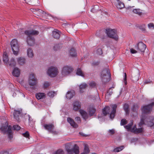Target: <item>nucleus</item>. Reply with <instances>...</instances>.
<instances>
[{
    "instance_id": "obj_1",
    "label": "nucleus",
    "mask_w": 154,
    "mask_h": 154,
    "mask_svg": "<svg viewBox=\"0 0 154 154\" xmlns=\"http://www.w3.org/2000/svg\"><path fill=\"white\" fill-rule=\"evenodd\" d=\"M26 35L28 36L27 42L28 45L30 46L33 45L35 43V39L34 37H31L32 35H37L39 34V32L34 30H29L25 32Z\"/></svg>"
},
{
    "instance_id": "obj_2",
    "label": "nucleus",
    "mask_w": 154,
    "mask_h": 154,
    "mask_svg": "<svg viewBox=\"0 0 154 154\" xmlns=\"http://www.w3.org/2000/svg\"><path fill=\"white\" fill-rule=\"evenodd\" d=\"M46 72L47 75L50 77H55L57 75L58 73L57 66H52L48 67Z\"/></svg>"
},
{
    "instance_id": "obj_3",
    "label": "nucleus",
    "mask_w": 154,
    "mask_h": 154,
    "mask_svg": "<svg viewBox=\"0 0 154 154\" xmlns=\"http://www.w3.org/2000/svg\"><path fill=\"white\" fill-rule=\"evenodd\" d=\"M101 77L103 82H106L109 81L111 74L109 70L107 69L103 70L101 73Z\"/></svg>"
},
{
    "instance_id": "obj_4",
    "label": "nucleus",
    "mask_w": 154,
    "mask_h": 154,
    "mask_svg": "<svg viewBox=\"0 0 154 154\" xmlns=\"http://www.w3.org/2000/svg\"><path fill=\"white\" fill-rule=\"evenodd\" d=\"M73 69L72 67L69 66H65L62 68L61 72V78H63L66 76L67 75L72 72Z\"/></svg>"
},
{
    "instance_id": "obj_5",
    "label": "nucleus",
    "mask_w": 154,
    "mask_h": 154,
    "mask_svg": "<svg viewBox=\"0 0 154 154\" xmlns=\"http://www.w3.org/2000/svg\"><path fill=\"white\" fill-rule=\"evenodd\" d=\"M11 46L13 54L15 56L18 55L19 53L18 43L17 40L14 39L11 42Z\"/></svg>"
},
{
    "instance_id": "obj_6",
    "label": "nucleus",
    "mask_w": 154,
    "mask_h": 154,
    "mask_svg": "<svg viewBox=\"0 0 154 154\" xmlns=\"http://www.w3.org/2000/svg\"><path fill=\"white\" fill-rule=\"evenodd\" d=\"M106 33L108 36L110 38L117 40L118 39L116 30L115 29H109L106 30Z\"/></svg>"
},
{
    "instance_id": "obj_7",
    "label": "nucleus",
    "mask_w": 154,
    "mask_h": 154,
    "mask_svg": "<svg viewBox=\"0 0 154 154\" xmlns=\"http://www.w3.org/2000/svg\"><path fill=\"white\" fill-rule=\"evenodd\" d=\"M28 83L31 86L35 85L37 83V79L35 75L33 73L30 74L28 78Z\"/></svg>"
},
{
    "instance_id": "obj_8",
    "label": "nucleus",
    "mask_w": 154,
    "mask_h": 154,
    "mask_svg": "<svg viewBox=\"0 0 154 154\" xmlns=\"http://www.w3.org/2000/svg\"><path fill=\"white\" fill-rule=\"evenodd\" d=\"M154 105V103L153 102L147 105L143 106L141 108L142 112L143 114L149 113L152 110V106Z\"/></svg>"
},
{
    "instance_id": "obj_9",
    "label": "nucleus",
    "mask_w": 154,
    "mask_h": 154,
    "mask_svg": "<svg viewBox=\"0 0 154 154\" xmlns=\"http://www.w3.org/2000/svg\"><path fill=\"white\" fill-rule=\"evenodd\" d=\"M146 48V45L142 42H139L135 46V48L139 52H144Z\"/></svg>"
},
{
    "instance_id": "obj_10",
    "label": "nucleus",
    "mask_w": 154,
    "mask_h": 154,
    "mask_svg": "<svg viewBox=\"0 0 154 154\" xmlns=\"http://www.w3.org/2000/svg\"><path fill=\"white\" fill-rule=\"evenodd\" d=\"M88 111L90 117L96 116L95 114L96 109L93 105H91L89 106Z\"/></svg>"
},
{
    "instance_id": "obj_11",
    "label": "nucleus",
    "mask_w": 154,
    "mask_h": 154,
    "mask_svg": "<svg viewBox=\"0 0 154 154\" xmlns=\"http://www.w3.org/2000/svg\"><path fill=\"white\" fill-rule=\"evenodd\" d=\"M43 127L45 129L48 130L51 133L54 134H56V132L54 130V126L53 124H45L43 125Z\"/></svg>"
},
{
    "instance_id": "obj_12",
    "label": "nucleus",
    "mask_w": 154,
    "mask_h": 154,
    "mask_svg": "<svg viewBox=\"0 0 154 154\" xmlns=\"http://www.w3.org/2000/svg\"><path fill=\"white\" fill-rule=\"evenodd\" d=\"M17 64L20 66L24 65L26 62V60L24 57H20L16 58Z\"/></svg>"
},
{
    "instance_id": "obj_13",
    "label": "nucleus",
    "mask_w": 154,
    "mask_h": 154,
    "mask_svg": "<svg viewBox=\"0 0 154 154\" xmlns=\"http://www.w3.org/2000/svg\"><path fill=\"white\" fill-rule=\"evenodd\" d=\"M20 70L19 68L15 67L13 70L12 75L15 77H18L20 75Z\"/></svg>"
},
{
    "instance_id": "obj_14",
    "label": "nucleus",
    "mask_w": 154,
    "mask_h": 154,
    "mask_svg": "<svg viewBox=\"0 0 154 154\" xmlns=\"http://www.w3.org/2000/svg\"><path fill=\"white\" fill-rule=\"evenodd\" d=\"M73 109L75 111H78L81 108V105L79 102L76 101L72 104Z\"/></svg>"
},
{
    "instance_id": "obj_15",
    "label": "nucleus",
    "mask_w": 154,
    "mask_h": 154,
    "mask_svg": "<svg viewBox=\"0 0 154 154\" xmlns=\"http://www.w3.org/2000/svg\"><path fill=\"white\" fill-rule=\"evenodd\" d=\"M140 74V72L138 71H137L132 76V80L134 82H137L139 79V76Z\"/></svg>"
},
{
    "instance_id": "obj_16",
    "label": "nucleus",
    "mask_w": 154,
    "mask_h": 154,
    "mask_svg": "<svg viewBox=\"0 0 154 154\" xmlns=\"http://www.w3.org/2000/svg\"><path fill=\"white\" fill-rule=\"evenodd\" d=\"M112 111L110 115V117L111 119H113L115 116L117 106L116 104L112 105Z\"/></svg>"
},
{
    "instance_id": "obj_17",
    "label": "nucleus",
    "mask_w": 154,
    "mask_h": 154,
    "mask_svg": "<svg viewBox=\"0 0 154 154\" xmlns=\"http://www.w3.org/2000/svg\"><path fill=\"white\" fill-rule=\"evenodd\" d=\"M8 63L10 66H14L17 64V60L15 59L14 58L12 57L10 59Z\"/></svg>"
},
{
    "instance_id": "obj_18",
    "label": "nucleus",
    "mask_w": 154,
    "mask_h": 154,
    "mask_svg": "<svg viewBox=\"0 0 154 154\" xmlns=\"http://www.w3.org/2000/svg\"><path fill=\"white\" fill-rule=\"evenodd\" d=\"M79 112L83 119L85 120H86L88 118L89 116L85 111L81 109L79 110Z\"/></svg>"
},
{
    "instance_id": "obj_19",
    "label": "nucleus",
    "mask_w": 154,
    "mask_h": 154,
    "mask_svg": "<svg viewBox=\"0 0 154 154\" xmlns=\"http://www.w3.org/2000/svg\"><path fill=\"white\" fill-rule=\"evenodd\" d=\"M68 122L70 124L72 127L75 128L78 127V125L76 123L74 120L70 118H68L67 119Z\"/></svg>"
},
{
    "instance_id": "obj_20",
    "label": "nucleus",
    "mask_w": 154,
    "mask_h": 154,
    "mask_svg": "<svg viewBox=\"0 0 154 154\" xmlns=\"http://www.w3.org/2000/svg\"><path fill=\"white\" fill-rule=\"evenodd\" d=\"M46 95L44 93H38L35 94V97L38 100L43 99L45 97Z\"/></svg>"
},
{
    "instance_id": "obj_21",
    "label": "nucleus",
    "mask_w": 154,
    "mask_h": 154,
    "mask_svg": "<svg viewBox=\"0 0 154 154\" xmlns=\"http://www.w3.org/2000/svg\"><path fill=\"white\" fill-rule=\"evenodd\" d=\"M21 111L14 110L13 113L14 117L15 119L17 121H19L20 119L19 118V115H20Z\"/></svg>"
},
{
    "instance_id": "obj_22",
    "label": "nucleus",
    "mask_w": 154,
    "mask_h": 154,
    "mask_svg": "<svg viewBox=\"0 0 154 154\" xmlns=\"http://www.w3.org/2000/svg\"><path fill=\"white\" fill-rule=\"evenodd\" d=\"M69 54L72 57H75L77 55V53L76 50L73 48H71L69 50Z\"/></svg>"
},
{
    "instance_id": "obj_23",
    "label": "nucleus",
    "mask_w": 154,
    "mask_h": 154,
    "mask_svg": "<svg viewBox=\"0 0 154 154\" xmlns=\"http://www.w3.org/2000/svg\"><path fill=\"white\" fill-rule=\"evenodd\" d=\"M87 87V85L85 83H83L81 84L79 86L80 92V93L84 92Z\"/></svg>"
},
{
    "instance_id": "obj_24",
    "label": "nucleus",
    "mask_w": 154,
    "mask_h": 154,
    "mask_svg": "<svg viewBox=\"0 0 154 154\" xmlns=\"http://www.w3.org/2000/svg\"><path fill=\"white\" fill-rule=\"evenodd\" d=\"M116 6L119 9H122L125 7L124 3L119 0H116Z\"/></svg>"
},
{
    "instance_id": "obj_25",
    "label": "nucleus",
    "mask_w": 154,
    "mask_h": 154,
    "mask_svg": "<svg viewBox=\"0 0 154 154\" xmlns=\"http://www.w3.org/2000/svg\"><path fill=\"white\" fill-rule=\"evenodd\" d=\"M75 94L74 91L73 90H71L68 91L66 93V97L68 99H70L72 98Z\"/></svg>"
},
{
    "instance_id": "obj_26",
    "label": "nucleus",
    "mask_w": 154,
    "mask_h": 154,
    "mask_svg": "<svg viewBox=\"0 0 154 154\" xmlns=\"http://www.w3.org/2000/svg\"><path fill=\"white\" fill-rule=\"evenodd\" d=\"M33 12H35V14H37L38 15H42V16H44L45 14L43 11L40 9L33 10Z\"/></svg>"
},
{
    "instance_id": "obj_27",
    "label": "nucleus",
    "mask_w": 154,
    "mask_h": 154,
    "mask_svg": "<svg viewBox=\"0 0 154 154\" xmlns=\"http://www.w3.org/2000/svg\"><path fill=\"white\" fill-rule=\"evenodd\" d=\"M76 74L82 77H85V75L84 72L82 71L80 68H78L77 69Z\"/></svg>"
},
{
    "instance_id": "obj_28",
    "label": "nucleus",
    "mask_w": 154,
    "mask_h": 154,
    "mask_svg": "<svg viewBox=\"0 0 154 154\" xmlns=\"http://www.w3.org/2000/svg\"><path fill=\"white\" fill-rule=\"evenodd\" d=\"M7 133L8 137L11 139L13 138V134L11 130V127L10 126H8Z\"/></svg>"
},
{
    "instance_id": "obj_29",
    "label": "nucleus",
    "mask_w": 154,
    "mask_h": 154,
    "mask_svg": "<svg viewBox=\"0 0 154 154\" xmlns=\"http://www.w3.org/2000/svg\"><path fill=\"white\" fill-rule=\"evenodd\" d=\"M110 108L109 106H106L103 109L102 112L103 115L105 116H106L107 114H108L109 112Z\"/></svg>"
},
{
    "instance_id": "obj_30",
    "label": "nucleus",
    "mask_w": 154,
    "mask_h": 154,
    "mask_svg": "<svg viewBox=\"0 0 154 154\" xmlns=\"http://www.w3.org/2000/svg\"><path fill=\"white\" fill-rule=\"evenodd\" d=\"M27 54L29 58H32L34 56L32 50L31 48H28L27 50Z\"/></svg>"
},
{
    "instance_id": "obj_31",
    "label": "nucleus",
    "mask_w": 154,
    "mask_h": 154,
    "mask_svg": "<svg viewBox=\"0 0 154 154\" xmlns=\"http://www.w3.org/2000/svg\"><path fill=\"white\" fill-rule=\"evenodd\" d=\"M3 61L6 64L8 63V57L6 52H5L3 54Z\"/></svg>"
},
{
    "instance_id": "obj_32",
    "label": "nucleus",
    "mask_w": 154,
    "mask_h": 154,
    "mask_svg": "<svg viewBox=\"0 0 154 154\" xmlns=\"http://www.w3.org/2000/svg\"><path fill=\"white\" fill-rule=\"evenodd\" d=\"M90 152V150L89 149L88 146L87 144H85L84 146V152H85V153L88 154Z\"/></svg>"
},
{
    "instance_id": "obj_33",
    "label": "nucleus",
    "mask_w": 154,
    "mask_h": 154,
    "mask_svg": "<svg viewBox=\"0 0 154 154\" xmlns=\"http://www.w3.org/2000/svg\"><path fill=\"white\" fill-rule=\"evenodd\" d=\"M124 148V146H119L114 149L113 151L115 152H119L122 150Z\"/></svg>"
},
{
    "instance_id": "obj_34",
    "label": "nucleus",
    "mask_w": 154,
    "mask_h": 154,
    "mask_svg": "<svg viewBox=\"0 0 154 154\" xmlns=\"http://www.w3.org/2000/svg\"><path fill=\"white\" fill-rule=\"evenodd\" d=\"M26 3L29 4L33 5L35 4V2H37L38 0H25Z\"/></svg>"
},
{
    "instance_id": "obj_35",
    "label": "nucleus",
    "mask_w": 154,
    "mask_h": 154,
    "mask_svg": "<svg viewBox=\"0 0 154 154\" xmlns=\"http://www.w3.org/2000/svg\"><path fill=\"white\" fill-rule=\"evenodd\" d=\"M133 124V121L132 120L131 121V122L130 124H128L127 125H125L124 126L125 128L127 129L128 131L130 130L131 127Z\"/></svg>"
},
{
    "instance_id": "obj_36",
    "label": "nucleus",
    "mask_w": 154,
    "mask_h": 154,
    "mask_svg": "<svg viewBox=\"0 0 154 154\" xmlns=\"http://www.w3.org/2000/svg\"><path fill=\"white\" fill-rule=\"evenodd\" d=\"M123 108L124 110L126 112V113L127 114H128V113L129 108V105L125 103L124 104Z\"/></svg>"
},
{
    "instance_id": "obj_37",
    "label": "nucleus",
    "mask_w": 154,
    "mask_h": 154,
    "mask_svg": "<svg viewBox=\"0 0 154 154\" xmlns=\"http://www.w3.org/2000/svg\"><path fill=\"white\" fill-rule=\"evenodd\" d=\"M73 152L75 153V154H78L79 152L78 147L76 146V145H75L73 149Z\"/></svg>"
},
{
    "instance_id": "obj_38",
    "label": "nucleus",
    "mask_w": 154,
    "mask_h": 154,
    "mask_svg": "<svg viewBox=\"0 0 154 154\" xmlns=\"http://www.w3.org/2000/svg\"><path fill=\"white\" fill-rule=\"evenodd\" d=\"M133 12L137 14L140 15L141 14L142 12L140 9H134L133 10Z\"/></svg>"
},
{
    "instance_id": "obj_39",
    "label": "nucleus",
    "mask_w": 154,
    "mask_h": 154,
    "mask_svg": "<svg viewBox=\"0 0 154 154\" xmlns=\"http://www.w3.org/2000/svg\"><path fill=\"white\" fill-rule=\"evenodd\" d=\"M52 35L55 38H57L58 36V31L57 30L54 31L52 32Z\"/></svg>"
},
{
    "instance_id": "obj_40",
    "label": "nucleus",
    "mask_w": 154,
    "mask_h": 154,
    "mask_svg": "<svg viewBox=\"0 0 154 154\" xmlns=\"http://www.w3.org/2000/svg\"><path fill=\"white\" fill-rule=\"evenodd\" d=\"M50 85V83L48 82H45L43 85V87L44 88H47Z\"/></svg>"
},
{
    "instance_id": "obj_41",
    "label": "nucleus",
    "mask_w": 154,
    "mask_h": 154,
    "mask_svg": "<svg viewBox=\"0 0 154 154\" xmlns=\"http://www.w3.org/2000/svg\"><path fill=\"white\" fill-rule=\"evenodd\" d=\"M139 28L140 29H141L143 31L145 30L146 26L145 24H142L139 26Z\"/></svg>"
},
{
    "instance_id": "obj_42",
    "label": "nucleus",
    "mask_w": 154,
    "mask_h": 154,
    "mask_svg": "<svg viewBox=\"0 0 154 154\" xmlns=\"http://www.w3.org/2000/svg\"><path fill=\"white\" fill-rule=\"evenodd\" d=\"M128 122L125 119H123L121 120V125H123L127 123Z\"/></svg>"
},
{
    "instance_id": "obj_43",
    "label": "nucleus",
    "mask_w": 154,
    "mask_h": 154,
    "mask_svg": "<svg viewBox=\"0 0 154 154\" xmlns=\"http://www.w3.org/2000/svg\"><path fill=\"white\" fill-rule=\"evenodd\" d=\"M148 27L149 29H154V24L153 23H150L148 24Z\"/></svg>"
},
{
    "instance_id": "obj_44",
    "label": "nucleus",
    "mask_w": 154,
    "mask_h": 154,
    "mask_svg": "<svg viewBox=\"0 0 154 154\" xmlns=\"http://www.w3.org/2000/svg\"><path fill=\"white\" fill-rule=\"evenodd\" d=\"M55 94V93L54 91H50L48 93V95L50 97H53Z\"/></svg>"
},
{
    "instance_id": "obj_45",
    "label": "nucleus",
    "mask_w": 154,
    "mask_h": 154,
    "mask_svg": "<svg viewBox=\"0 0 154 154\" xmlns=\"http://www.w3.org/2000/svg\"><path fill=\"white\" fill-rule=\"evenodd\" d=\"M112 88H109V91L107 92V94L106 95L107 96L109 95L110 96L112 94Z\"/></svg>"
},
{
    "instance_id": "obj_46",
    "label": "nucleus",
    "mask_w": 154,
    "mask_h": 154,
    "mask_svg": "<svg viewBox=\"0 0 154 154\" xmlns=\"http://www.w3.org/2000/svg\"><path fill=\"white\" fill-rule=\"evenodd\" d=\"M143 131V130L142 128H140L137 129L135 133H139L142 132Z\"/></svg>"
},
{
    "instance_id": "obj_47",
    "label": "nucleus",
    "mask_w": 154,
    "mask_h": 154,
    "mask_svg": "<svg viewBox=\"0 0 154 154\" xmlns=\"http://www.w3.org/2000/svg\"><path fill=\"white\" fill-rule=\"evenodd\" d=\"M89 85L91 87H94L96 85V83L94 82H92L90 83Z\"/></svg>"
},
{
    "instance_id": "obj_48",
    "label": "nucleus",
    "mask_w": 154,
    "mask_h": 154,
    "mask_svg": "<svg viewBox=\"0 0 154 154\" xmlns=\"http://www.w3.org/2000/svg\"><path fill=\"white\" fill-rule=\"evenodd\" d=\"M66 151L68 154H72L73 153V149H67Z\"/></svg>"
},
{
    "instance_id": "obj_49",
    "label": "nucleus",
    "mask_w": 154,
    "mask_h": 154,
    "mask_svg": "<svg viewBox=\"0 0 154 154\" xmlns=\"http://www.w3.org/2000/svg\"><path fill=\"white\" fill-rule=\"evenodd\" d=\"M13 128L14 130H18L20 129V127L18 125H14L13 126Z\"/></svg>"
},
{
    "instance_id": "obj_50",
    "label": "nucleus",
    "mask_w": 154,
    "mask_h": 154,
    "mask_svg": "<svg viewBox=\"0 0 154 154\" xmlns=\"http://www.w3.org/2000/svg\"><path fill=\"white\" fill-rule=\"evenodd\" d=\"M97 53L99 55L102 54V51L101 48H98L97 50Z\"/></svg>"
},
{
    "instance_id": "obj_51",
    "label": "nucleus",
    "mask_w": 154,
    "mask_h": 154,
    "mask_svg": "<svg viewBox=\"0 0 154 154\" xmlns=\"http://www.w3.org/2000/svg\"><path fill=\"white\" fill-rule=\"evenodd\" d=\"M138 108V106L137 104H134V105L133 108H132V110L133 111L135 112L136 110Z\"/></svg>"
},
{
    "instance_id": "obj_52",
    "label": "nucleus",
    "mask_w": 154,
    "mask_h": 154,
    "mask_svg": "<svg viewBox=\"0 0 154 154\" xmlns=\"http://www.w3.org/2000/svg\"><path fill=\"white\" fill-rule=\"evenodd\" d=\"M58 49V45H56L53 47V50L54 52H56L57 51Z\"/></svg>"
},
{
    "instance_id": "obj_53",
    "label": "nucleus",
    "mask_w": 154,
    "mask_h": 154,
    "mask_svg": "<svg viewBox=\"0 0 154 154\" xmlns=\"http://www.w3.org/2000/svg\"><path fill=\"white\" fill-rule=\"evenodd\" d=\"M136 127V126H134V127L131 129V131L132 132L135 133L136 131V130L137 129Z\"/></svg>"
},
{
    "instance_id": "obj_54",
    "label": "nucleus",
    "mask_w": 154,
    "mask_h": 154,
    "mask_svg": "<svg viewBox=\"0 0 154 154\" xmlns=\"http://www.w3.org/2000/svg\"><path fill=\"white\" fill-rule=\"evenodd\" d=\"M75 120L78 122V123H80L81 122V119L80 117H75Z\"/></svg>"
},
{
    "instance_id": "obj_55",
    "label": "nucleus",
    "mask_w": 154,
    "mask_h": 154,
    "mask_svg": "<svg viewBox=\"0 0 154 154\" xmlns=\"http://www.w3.org/2000/svg\"><path fill=\"white\" fill-rule=\"evenodd\" d=\"M126 79H127V75L126 73H124V82L125 83V85L127 84V82H126Z\"/></svg>"
},
{
    "instance_id": "obj_56",
    "label": "nucleus",
    "mask_w": 154,
    "mask_h": 154,
    "mask_svg": "<svg viewBox=\"0 0 154 154\" xmlns=\"http://www.w3.org/2000/svg\"><path fill=\"white\" fill-rule=\"evenodd\" d=\"M23 135L26 137H28L29 136V134L28 132L26 131L25 133L23 134Z\"/></svg>"
},
{
    "instance_id": "obj_57",
    "label": "nucleus",
    "mask_w": 154,
    "mask_h": 154,
    "mask_svg": "<svg viewBox=\"0 0 154 154\" xmlns=\"http://www.w3.org/2000/svg\"><path fill=\"white\" fill-rule=\"evenodd\" d=\"M108 132L109 133H110L111 135L114 134L115 133V130L113 129L112 130H109Z\"/></svg>"
},
{
    "instance_id": "obj_58",
    "label": "nucleus",
    "mask_w": 154,
    "mask_h": 154,
    "mask_svg": "<svg viewBox=\"0 0 154 154\" xmlns=\"http://www.w3.org/2000/svg\"><path fill=\"white\" fill-rule=\"evenodd\" d=\"M130 51L131 53L132 54H135L137 53V51L133 48L130 49Z\"/></svg>"
},
{
    "instance_id": "obj_59",
    "label": "nucleus",
    "mask_w": 154,
    "mask_h": 154,
    "mask_svg": "<svg viewBox=\"0 0 154 154\" xmlns=\"http://www.w3.org/2000/svg\"><path fill=\"white\" fill-rule=\"evenodd\" d=\"M0 154H8V152L7 151H3L0 152Z\"/></svg>"
},
{
    "instance_id": "obj_60",
    "label": "nucleus",
    "mask_w": 154,
    "mask_h": 154,
    "mask_svg": "<svg viewBox=\"0 0 154 154\" xmlns=\"http://www.w3.org/2000/svg\"><path fill=\"white\" fill-rule=\"evenodd\" d=\"M144 123V120L143 119H141V121L139 123V125L140 126Z\"/></svg>"
},
{
    "instance_id": "obj_61",
    "label": "nucleus",
    "mask_w": 154,
    "mask_h": 154,
    "mask_svg": "<svg viewBox=\"0 0 154 154\" xmlns=\"http://www.w3.org/2000/svg\"><path fill=\"white\" fill-rule=\"evenodd\" d=\"M63 150L61 149H58V154H63Z\"/></svg>"
},
{
    "instance_id": "obj_62",
    "label": "nucleus",
    "mask_w": 154,
    "mask_h": 154,
    "mask_svg": "<svg viewBox=\"0 0 154 154\" xmlns=\"http://www.w3.org/2000/svg\"><path fill=\"white\" fill-rule=\"evenodd\" d=\"M58 36H64L62 34L61 32H60L58 30ZM59 38V36H58V38Z\"/></svg>"
},
{
    "instance_id": "obj_63",
    "label": "nucleus",
    "mask_w": 154,
    "mask_h": 154,
    "mask_svg": "<svg viewBox=\"0 0 154 154\" xmlns=\"http://www.w3.org/2000/svg\"><path fill=\"white\" fill-rule=\"evenodd\" d=\"M96 8V7H94L93 8H92L91 10V11L93 12H95V9Z\"/></svg>"
},
{
    "instance_id": "obj_64",
    "label": "nucleus",
    "mask_w": 154,
    "mask_h": 154,
    "mask_svg": "<svg viewBox=\"0 0 154 154\" xmlns=\"http://www.w3.org/2000/svg\"><path fill=\"white\" fill-rule=\"evenodd\" d=\"M152 125H154V118L151 121Z\"/></svg>"
}]
</instances>
